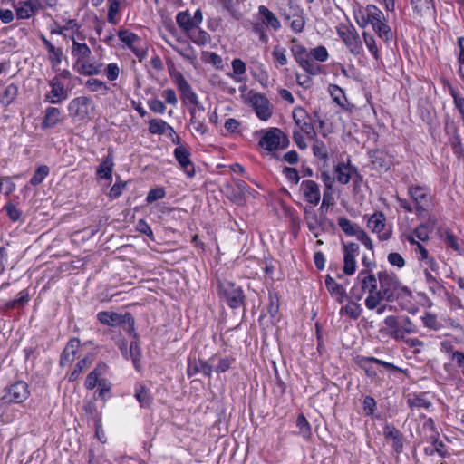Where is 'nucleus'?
I'll return each mask as SVG.
<instances>
[{
    "instance_id": "423d86ee",
    "label": "nucleus",
    "mask_w": 464,
    "mask_h": 464,
    "mask_svg": "<svg viewBox=\"0 0 464 464\" xmlns=\"http://www.w3.org/2000/svg\"><path fill=\"white\" fill-rule=\"evenodd\" d=\"M30 395L28 385L25 382L19 381L6 387L1 401L4 403H22L25 401Z\"/></svg>"
},
{
    "instance_id": "49530a36",
    "label": "nucleus",
    "mask_w": 464,
    "mask_h": 464,
    "mask_svg": "<svg viewBox=\"0 0 464 464\" xmlns=\"http://www.w3.org/2000/svg\"><path fill=\"white\" fill-rule=\"evenodd\" d=\"M296 426L299 429V433L304 439L309 440L311 438V425L303 413L298 415L296 419Z\"/></svg>"
},
{
    "instance_id": "3c124183",
    "label": "nucleus",
    "mask_w": 464,
    "mask_h": 464,
    "mask_svg": "<svg viewBox=\"0 0 464 464\" xmlns=\"http://www.w3.org/2000/svg\"><path fill=\"white\" fill-rule=\"evenodd\" d=\"M424 276L430 291L433 294L440 293L443 289V285L430 271H428V268L424 269Z\"/></svg>"
},
{
    "instance_id": "5fc2aeb1",
    "label": "nucleus",
    "mask_w": 464,
    "mask_h": 464,
    "mask_svg": "<svg viewBox=\"0 0 464 464\" xmlns=\"http://www.w3.org/2000/svg\"><path fill=\"white\" fill-rule=\"evenodd\" d=\"M312 150L314 157L324 160L328 159V150L324 141L315 140Z\"/></svg>"
},
{
    "instance_id": "13d9d810",
    "label": "nucleus",
    "mask_w": 464,
    "mask_h": 464,
    "mask_svg": "<svg viewBox=\"0 0 464 464\" xmlns=\"http://www.w3.org/2000/svg\"><path fill=\"white\" fill-rule=\"evenodd\" d=\"M292 53L294 54V57L296 61V63L300 65L305 59H308L310 57L309 53H307V50L304 46L301 44H295L292 47Z\"/></svg>"
},
{
    "instance_id": "f704fd0d",
    "label": "nucleus",
    "mask_w": 464,
    "mask_h": 464,
    "mask_svg": "<svg viewBox=\"0 0 464 464\" xmlns=\"http://www.w3.org/2000/svg\"><path fill=\"white\" fill-rule=\"evenodd\" d=\"M77 71L80 74L86 76L98 75L102 72V63H90L88 60L76 63Z\"/></svg>"
},
{
    "instance_id": "a211bd4d",
    "label": "nucleus",
    "mask_w": 464,
    "mask_h": 464,
    "mask_svg": "<svg viewBox=\"0 0 464 464\" xmlns=\"http://www.w3.org/2000/svg\"><path fill=\"white\" fill-rule=\"evenodd\" d=\"M384 327L381 329V333H384L387 336L395 341H402L401 324L399 316L389 315L384 319Z\"/></svg>"
},
{
    "instance_id": "a19ab883",
    "label": "nucleus",
    "mask_w": 464,
    "mask_h": 464,
    "mask_svg": "<svg viewBox=\"0 0 464 464\" xmlns=\"http://www.w3.org/2000/svg\"><path fill=\"white\" fill-rule=\"evenodd\" d=\"M174 133V129L162 120L153 119L150 121L149 130L152 134H164L167 130Z\"/></svg>"
},
{
    "instance_id": "2eb2a0df",
    "label": "nucleus",
    "mask_w": 464,
    "mask_h": 464,
    "mask_svg": "<svg viewBox=\"0 0 464 464\" xmlns=\"http://www.w3.org/2000/svg\"><path fill=\"white\" fill-rule=\"evenodd\" d=\"M51 91L45 94L44 101L52 104H57L66 100L69 96L68 91L64 84L59 80V77H53L49 81Z\"/></svg>"
},
{
    "instance_id": "9d476101",
    "label": "nucleus",
    "mask_w": 464,
    "mask_h": 464,
    "mask_svg": "<svg viewBox=\"0 0 464 464\" xmlns=\"http://www.w3.org/2000/svg\"><path fill=\"white\" fill-rule=\"evenodd\" d=\"M367 227L372 232L378 234L380 240H388L392 237V228L386 226V217L382 212L376 211L371 215Z\"/></svg>"
},
{
    "instance_id": "052dcab7",
    "label": "nucleus",
    "mask_w": 464,
    "mask_h": 464,
    "mask_svg": "<svg viewBox=\"0 0 464 464\" xmlns=\"http://www.w3.org/2000/svg\"><path fill=\"white\" fill-rule=\"evenodd\" d=\"M166 196V191L161 187H157L151 188L146 197V201L148 204H151L158 199H161Z\"/></svg>"
},
{
    "instance_id": "7c9ffc66",
    "label": "nucleus",
    "mask_w": 464,
    "mask_h": 464,
    "mask_svg": "<svg viewBox=\"0 0 464 464\" xmlns=\"http://www.w3.org/2000/svg\"><path fill=\"white\" fill-rule=\"evenodd\" d=\"M72 54L76 59V63L88 60L92 54V51L85 43H78L72 37Z\"/></svg>"
},
{
    "instance_id": "1a4fd4ad",
    "label": "nucleus",
    "mask_w": 464,
    "mask_h": 464,
    "mask_svg": "<svg viewBox=\"0 0 464 464\" xmlns=\"http://www.w3.org/2000/svg\"><path fill=\"white\" fill-rule=\"evenodd\" d=\"M97 318L105 325L117 326L127 324L129 326V332L134 329V319L130 313L121 314L115 312L102 311L97 314Z\"/></svg>"
},
{
    "instance_id": "c756f323",
    "label": "nucleus",
    "mask_w": 464,
    "mask_h": 464,
    "mask_svg": "<svg viewBox=\"0 0 464 464\" xmlns=\"http://www.w3.org/2000/svg\"><path fill=\"white\" fill-rule=\"evenodd\" d=\"M114 167L113 154L111 151L108 152V155L102 160L99 165L96 174L104 179H111L112 170Z\"/></svg>"
},
{
    "instance_id": "864d4df0",
    "label": "nucleus",
    "mask_w": 464,
    "mask_h": 464,
    "mask_svg": "<svg viewBox=\"0 0 464 464\" xmlns=\"http://www.w3.org/2000/svg\"><path fill=\"white\" fill-rule=\"evenodd\" d=\"M401 333L403 340L406 334H413L418 333L417 325L408 316H401Z\"/></svg>"
},
{
    "instance_id": "0e129e2a",
    "label": "nucleus",
    "mask_w": 464,
    "mask_h": 464,
    "mask_svg": "<svg viewBox=\"0 0 464 464\" xmlns=\"http://www.w3.org/2000/svg\"><path fill=\"white\" fill-rule=\"evenodd\" d=\"M105 74L110 82L116 81L120 75L121 69L115 63H109L105 68Z\"/></svg>"
},
{
    "instance_id": "4c0bfd02",
    "label": "nucleus",
    "mask_w": 464,
    "mask_h": 464,
    "mask_svg": "<svg viewBox=\"0 0 464 464\" xmlns=\"http://www.w3.org/2000/svg\"><path fill=\"white\" fill-rule=\"evenodd\" d=\"M18 95V87L14 83L7 85L0 94V103L7 107L9 106Z\"/></svg>"
},
{
    "instance_id": "c03bdc74",
    "label": "nucleus",
    "mask_w": 464,
    "mask_h": 464,
    "mask_svg": "<svg viewBox=\"0 0 464 464\" xmlns=\"http://www.w3.org/2000/svg\"><path fill=\"white\" fill-rule=\"evenodd\" d=\"M375 357H361L358 360V366L362 368L369 378H375L377 373L372 363H374Z\"/></svg>"
},
{
    "instance_id": "dca6fc26",
    "label": "nucleus",
    "mask_w": 464,
    "mask_h": 464,
    "mask_svg": "<svg viewBox=\"0 0 464 464\" xmlns=\"http://www.w3.org/2000/svg\"><path fill=\"white\" fill-rule=\"evenodd\" d=\"M300 191L302 192L305 200L313 206H316L321 198L319 185L311 179L303 180L300 185Z\"/></svg>"
},
{
    "instance_id": "58836bf2",
    "label": "nucleus",
    "mask_w": 464,
    "mask_h": 464,
    "mask_svg": "<svg viewBox=\"0 0 464 464\" xmlns=\"http://www.w3.org/2000/svg\"><path fill=\"white\" fill-rule=\"evenodd\" d=\"M135 398L143 408H149L152 403V397L147 388L141 384L135 387Z\"/></svg>"
},
{
    "instance_id": "ddd939ff",
    "label": "nucleus",
    "mask_w": 464,
    "mask_h": 464,
    "mask_svg": "<svg viewBox=\"0 0 464 464\" xmlns=\"http://www.w3.org/2000/svg\"><path fill=\"white\" fill-rule=\"evenodd\" d=\"M249 103L261 121H267L271 117L273 110L269 100L264 94H252L249 97Z\"/></svg>"
},
{
    "instance_id": "20e7f679",
    "label": "nucleus",
    "mask_w": 464,
    "mask_h": 464,
    "mask_svg": "<svg viewBox=\"0 0 464 464\" xmlns=\"http://www.w3.org/2000/svg\"><path fill=\"white\" fill-rule=\"evenodd\" d=\"M378 280L380 283V295L381 302L386 300L392 302L394 299V295L398 290H406V287L401 286V282L396 276L389 274L386 271L378 273Z\"/></svg>"
},
{
    "instance_id": "cd10ccee",
    "label": "nucleus",
    "mask_w": 464,
    "mask_h": 464,
    "mask_svg": "<svg viewBox=\"0 0 464 464\" xmlns=\"http://www.w3.org/2000/svg\"><path fill=\"white\" fill-rule=\"evenodd\" d=\"M386 440H392V448L397 453H401L403 449L402 436L399 430L393 426L387 425L383 431Z\"/></svg>"
},
{
    "instance_id": "774afa93",
    "label": "nucleus",
    "mask_w": 464,
    "mask_h": 464,
    "mask_svg": "<svg viewBox=\"0 0 464 464\" xmlns=\"http://www.w3.org/2000/svg\"><path fill=\"white\" fill-rule=\"evenodd\" d=\"M99 376L100 372H98L97 369H94L87 375L84 383L87 390H92L96 385H99V382H101Z\"/></svg>"
},
{
    "instance_id": "c9c22d12",
    "label": "nucleus",
    "mask_w": 464,
    "mask_h": 464,
    "mask_svg": "<svg viewBox=\"0 0 464 464\" xmlns=\"http://www.w3.org/2000/svg\"><path fill=\"white\" fill-rule=\"evenodd\" d=\"M197 29L198 30H192L189 32V34H187L190 41L198 46H205L207 44H209L211 42L210 34L208 32L200 29L199 27Z\"/></svg>"
},
{
    "instance_id": "f8f14e48",
    "label": "nucleus",
    "mask_w": 464,
    "mask_h": 464,
    "mask_svg": "<svg viewBox=\"0 0 464 464\" xmlns=\"http://www.w3.org/2000/svg\"><path fill=\"white\" fill-rule=\"evenodd\" d=\"M91 100L86 96H79L72 99L68 104L70 117L75 121H84L89 117V106Z\"/></svg>"
},
{
    "instance_id": "473e14b6",
    "label": "nucleus",
    "mask_w": 464,
    "mask_h": 464,
    "mask_svg": "<svg viewBox=\"0 0 464 464\" xmlns=\"http://www.w3.org/2000/svg\"><path fill=\"white\" fill-rule=\"evenodd\" d=\"M189 112L191 115L190 123L196 132L204 135L208 132V129L204 122L203 112H198V109L190 108Z\"/></svg>"
},
{
    "instance_id": "09e8293b",
    "label": "nucleus",
    "mask_w": 464,
    "mask_h": 464,
    "mask_svg": "<svg viewBox=\"0 0 464 464\" xmlns=\"http://www.w3.org/2000/svg\"><path fill=\"white\" fill-rule=\"evenodd\" d=\"M407 402L410 408L428 409L431 406V402L426 398L424 393L414 395L412 398H409Z\"/></svg>"
},
{
    "instance_id": "e2e57ef3",
    "label": "nucleus",
    "mask_w": 464,
    "mask_h": 464,
    "mask_svg": "<svg viewBox=\"0 0 464 464\" xmlns=\"http://www.w3.org/2000/svg\"><path fill=\"white\" fill-rule=\"evenodd\" d=\"M300 66L309 74L311 75H316L318 73H320L321 72V67L320 65H318L316 63H314L313 60L310 59V57L308 59H305L301 64Z\"/></svg>"
},
{
    "instance_id": "de8ad7c7",
    "label": "nucleus",
    "mask_w": 464,
    "mask_h": 464,
    "mask_svg": "<svg viewBox=\"0 0 464 464\" xmlns=\"http://www.w3.org/2000/svg\"><path fill=\"white\" fill-rule=\"evenodd\" d=\"M341 314H345L352 319H357L362 314L361 304L357 302L351 301L341 308Z\"/></svg>"
},
{
    "instance_id": "f3484780",
    "label": "nucleus",
    "mask_w": 464,
    "mask_h": 464,
    "mask_svg": "<svg viewBox=\"0 0 464 464\" xmlns=\"http://www.w3.org/2000/svg\"><path fill=\"white\" fill-rule=\"evenodd\" d=\"M15 14L18 19H29L44 8L34 0L19 1L15 6Z\"/></svg>"
},
{
    "instance_id": "b1692460",
    "label": "nucleus",
    "mask_w": 464,
    "mask_h": 464,
    "mask_svg": "<svg viewBox=\"0 0 464 464\" xmlns=\"http://www.w3.org/2000/svg\"><path fill=\"white\" fill-rule=\"evenodd\" d=\"M411 5L419 16H433L436 14L434 0H411Z\"/></svg>"
},
{
    "instance_id": "8fccbe9b",
    "label": "nucleus",
    "mask_w": 464,
    "mask_h": 464,
    "mask_svg": "<svg viewBox=\"0 0 464 464\" xmlns=\"http://www.w3.org/2000/svg\"><path fill=\"white\" fill-rule=\"evenodd\" d=\"M49 167L46 165H41L39 166L36 170L34 171V174L30 179V183L33 186H38L40 185L45 178L49 175Z\"/></svg>"
},
{
    "instance_id": "a18cd8bd",
    "label": "nucleus",
    "mask_w": 464,
    "mask_h": 464,
    "mask_svg": "<svg viewBox=\"0 0 464 464\" xmlns=\"http://www.w3.org/2000/svg\"><path fill=\"white\" fill-rule=\"evenodd\" d=\"M108 22L111 24H117L119 22L117 14L120 13L121 10V0H108Z\"/></svg>"
},
{
    "instance_id": "0eeeda50",
    "label": "nucleus",
    "mask_w": 464,
    "mask_h": 464,
    "mask_svg": "<svg viewBox=\"0 0 464 464\" xmlns=\"http://www.w3.org/2000/svg\"><path fill=\"white\" fill-rule=\"evenodd\" d=\"M337 34L352 53L355 55L361 53L362 45L359 34L355 31L354 27L340 24L337 27Z\"/></svg>"
},
{
    "instance_id": "2f4dec72",
    "label": "nucleus",
    "mask_w": 464,
    "mask_h": 464,
    "mask_svg": "<svg viewBox=\"0 0 464 464\" xmlns=\"http://www.w3.org/2000/svg\"><path fill=\"white\" fill-rule=\"evenodd\" d=\"M314 207V206L311 205L304 208V220L308 229L312 232H314L322 225V220L317 216Z\"/></svg>"
},
{
    "instance_id": "4468645a",
    "label": "nucleus",
    "mask_w": 464,
    "mask_h": 464,
    "mask_svg": "<svg viewBox=\"0 0 464 464\" xmlns=\"http://www.w3.org/2000/svg\"><path fill=\"white\" fill-rule=\"evenodd\" d=\"M343 267L346 276H352L356 270V257L359 255V245L356 243L343 244Z\"/></svg>"
},
{
    "instance_id": "680f3d73",
    "label": "nucleus",
    "mask_w": 464,
    "mask_h": 464,
    "mask_svg": "<svg viewBox=\"0 0 464 464\" xmlns=\"http://www.w3.org/2000/svg\"><path fill=\"white\" fill-rule=\"evenodd\" d=\"M130 356L132 360V362L134 364V367L136 369H139L140 368V356H141V353H140V346H139V343L135 341V342H131L130 345Z\"/></svg>"
},
{
    "instance_id": "7ed1b4c3",
    "label": "nucleus",
    "mask_w": 464,
    "mask_h": 464,
    "mask_svg": "<svg viewBox=\"0 0 464 464\" xmlns=\"http://www.w3.org/2000/svg\"><path fill=\"white\" fill-rule=\"evenodd\" d=\"M218 295L232 309L245 306V295L242 288L230 281L218 282Z\"/></svg>"
},
{
    "instance_id": "ea45409f",
    "label": "nucleus",
    "mask_w": 464,
    "mask_h": 464,
    "mask_svg": "<svg viewBox=\"0 0 464 464\" xmlns=\"http://www.w3.org/2000/svg\"><path fill=\"white\" fill-rule=\"evenodd\" d=\"M250 24L251 31L258 36L263 44H266L268 42V34L266 33L268 27L257 18V15L256 16V20L250 22Z\"/></svg>"
},
{
    "instance_id": "393cba45",
    "label": "nucleus",
    "mask_w": 464,
    "mask_h": 464,
    "mask_svg": "<svg viewBox=\"0 0 464 464\" xmlns=\"http://www.w3.org/2000/svg\"><path fill=\"white\" fill-rule=\"evenodd\" d=\"M334 173L336 179L341 184H347L349 183L352 175L353 173H357L356 168L353 167L350 164V160L348 162H339L335 168H334Z\"/></svg>"
},
{
    "instance_id": "f257e3e1",
    "label": "nucleus",
    "mask_w": 464,
    "mask_h": 464,
    "mask_svg": "<svg viewBox=\"0 0 464 464\" xmlns=\"http://www.w3.org/2000/svg\"><path fill=\"white\" fill-rule=\"evenodd\" d=\"M377 278L367 269L361 270L356 277L355 285L350 290V296L355 301L362 300L363 294L368 293L365 305L373 310L381 304V295L377 290Z\"/></svg>"
},
{
    "instance_id": "69168bd1",
    "label": "nucleus",
    "mask_w": 464,
    "mask_h": 464,
    "mask_svg": "<svg viewBox=\"0 0 464 464\" xmlns=\"http://www.w3.org/2000/svg\"><path fill=\"white\" fill-rule=\"evenodd\" d=\"M15 189V184L8 177L0 179V192L8 196Z\"/></svg>"
},
{
    "instance_id": "6e6552de",
    "label": "nucleus",
    "mask_w": 464,
    "mask_h": 464,
    "mask_svg": "<svg viewBox=\"0 0 464 464\" xmlns=\"http://www.w3.org/2000/svg\"><path fill=\"white\" fill-rule=\"evenodd\" d=\"M175 82L177 84L179 91L180 92L181 99L186 103L192 104L194 106L193 108L198 109V112H204L205 109L203 105L199 102L198 95L192 90L190 84L180 72H179L176 75Z\"/></svg>"
},
{
    "instance_id": "412c9836",
    "label": "nucleus",
    "mask_w": 464,
    "mask_h": 464,
    "mask_svg": "<svg viewBox=\"0 0 464 464\" xmlns=\"http://www.w3.org/2000/svg\"><path fill=\"white\" fill-rule=\"evenodd\" d=\"M213 368L207 362L202 360H197L195 357H189L188 361L187 374L188 376H193L197 373H203L206 376H210Z\"/></svg>"
},
{
    "instance_id": "c85d7f7f",
    "label": "nucleus",
    "mask_w": 464,
    "mask_h": 464,
    "mask_svg": "<svg viewBox=\"0 0 464 464\" xmlns=\"http://www.w3.org/2000/svg\"><path fill=\"white\" fill-rule=\"evenodd\" d=\"M325 286L331 295L334 296L338 303L342 304L344 301L346 297L344 288L330 276H326L325 277Z\"/></svg>"
},
{
    "instance_id": "5701e85b",
    "label": "nucleus",
    "mask_w": 464,
    "mask_h": 464,
    "mask_svg": "<svg viewBox=\"0 0 464 464\" xmlns=\"http://www.w3.org/2000/svg\"><path fill=\"white\" fill-rule=\"evenodd\" d=\"M371 163L375 169L387 171L392 166V160L387 153L382 150H375L369 152Z\"/></svg>"
},
{
    "instance_id": "aec40b11",
    "label": "nucleus",
    "mask_w": 464,
    "mask_h": 464,
    "mask_svg": "<svg viewBox=\"0 0 464 464\" xmlns=\"http://www.w3.org/2000/svg\"><path fill=\"white\" fill-rule=\"evenodd\" d=\"M293 119L295 124L299 127L300 131L304 132L306 135L314 134V125L310 122L309 115L302 107H296L293 111Z\"/></svg>"
},
{
    "instance_id": "6ab92c4d",
    "label": "nucleus",
    "mask_w": 464,
    "mask_h": 464,
    "mask_svg": "<svg viewBox=\"0 0 464 464\" xmlns=\"http://www.w3.org/2000/svg\"><path fill=\"white\" fill-rule=\"evenodd\" d=\"M174 156L181 169L185 171L188 178L195 175V169L190 160V152L184 146H179L174 150Z\"/></svg>"
},
{
    "instance_id": "37998d69",
    "label": "nucleus",
    "mask_w": 464,
    "mask_h": 464,
    "mask_svg": "<svg viewBox=\"0 0 464 464\" xmlns=\"http://www.w3.org/2000/svg\"><path fill=\"white\" fill-rule=\"evenodd\" d=\"M118 36L122 43H124L130 49L135 52L137 56H140V53L136 52L135 48L133 47V44L139 40L137 34L129 30L121 29L119 30Z\"/></svg>"
},
{
    "instance_id": "6e6d98bb",
    "label": "nucleus",
    "mask_w": 464,
    "mask_h": 464,
    "mask_svg": "<svg viewBox=\"0 0 464 464\" xmlns=\"http://www.w3.org/2000/svg\"><path fill=\"white\" fill-rule=\"evenodd\" d=\"M85 85L91 92L103 91V94L110 90V87L105 82L95 78L87 80Z\"/></svg>"
},
{
    "instance_id": "a878e982",
    "label": "nucleus",
    "mask_w": 464,
    "mask_h": 464,
    "mask_svg": "<svg viewBox=\"0 0 464 464\" xmlns=\"http://www.w3.org/2000/svg\"><path fill=\"white\" fill-rule=\"evenodd\" d=\"M62 111L56 107H48L45 110L41 127L44 130L50 129L62 122Z\"/></svg>"
},
{
    "instance_id": "f03ea898",
    "label": "nucleus",
    "mask_w": 464,
    "mask_h": 464,
    "mask_svg": "<svg viewBox=\"0 0 464 464\" xmlns=\"http://www.w3.org/2000/svg\"><path fill=\"white\" fill-rule=\"evenodd\" d=\"M367 18L362 23H359L361 27H364L366 24H371L373 31L380 38L388 42L392 39V32L390 26L384 22L383 13L375 5H368L366 8Z\"/></svg>"
},
{
    "instance_id": "bf43d9fd",
    "label": "nucleus",
    "mask_w": 464,
    "mask_h": 464,
    "mask_svg": "<svg viewBox=\"0 0 464 464\" xmlns=\"http://www.w3.org/2000/svg\"><path fill=\"white\" fill-rule=\"evenodd\" d=\"M310 56H312L314 60L318 62H325L327 61L329 54L324 46H317L315 48H313L309 52Z\"/></svg>"
},
{
    "instance_id": "4d7b16f0",
    "label": "nucleus",
    "mask_w": 464,
    "mask_h": 464,
    "mask_svg": "<svg viewBox=\"0 0 464 464\" xmlns=\"http://www.w3.org/2000/svg\"><path fill=\"white\" fill-rule=\"evenodd\" d=\"M449 91L453 98V102L461 117H464V97H462L458 91L449 84Z\"/></svg>"
},
{
    "instance_id": "9b49d317",
    "label": "nucleus",
    "mask_w": 464,
    "mask_h": 464,
    "mask_svg": "<svg viewBox=\"0 0 464 464\" xmlns=\"http://www.w3.org/2000/svg\"><path fill=\"white\" fill-rule=\"evenodd\" d=\"M408 194L415 204V211L418 215L427 210L430 201V195L427 188L421 186H410Z\"/></svg>"
},
{
    "instance_id": "bb28decb",
    "label": "nucleus",
    "mask_w": 464,
    "mask_h": 464,
    "mask_svg": "<svg viewBox=\"0 0 464 464\" xmlns=\"http://www.w3.org/2000/svg\"><path fill=\"white\" fill-rule=\"evenodd\" d=\"M79 347H80V340L78 338L71 339L67 343V344L61 355L60 364L62 366H65V365H68L71 362H72Z\"/></svg>"
},
{
    "instance_id": "e433bc0d",
    "label": "nucleus",
    "mask_w": 464,
    "mask_h": 464,
    "mask_svg": "<svg viewBox=\"0 0 464 464\" xmlns=\"http://www.w3.org/2000/svg\"><path fill=\"white\" fill-rule=\"evenodd\" d=\"M176 22L179 27L187 34L194 29L191 15L188 10L179 12L176 15Z\"/></svg>"
},
{
    "instance_id": "4be33fe9",
    "label": "nucleus",
    "mask_w": 464,
    "mask_h": 464,
    "mask_svg": "<svg viewBox=\"0 0 464 464\" xmlns=\"http://www.w3.org/2000/svg\"><path fill=\"white\" fill-rule=\"evenodd\" d=\"M257 18L261 20L268 28L278 31L281 28V23L277 16L265 5L258 6Z\"/></svg>"
},
{
    "instance_id": "603ef678",
    "label": "nucleus",
    "mask_w": 464,
    "mask_h": 464,
    "mask_svg": "<svg viewBox=\"0 0 464 464\" xmlns=\"http://www.w3.org/2000/svg\"><path fill=\"white\" fill-rule=\"evenodd\" d=\"M425 327L438 331L441 328V324L438 321L437 316L430 312L424 313L420 317Z\"/></svg>"
},
{
    "instance_id": "39448f33",
    "label": "nucleus",
    "mask_w": 464,
    "mask_h": 464,
    "mask_svg": "<svg viewBox=\"0 0 464 464\" xmlns=\"http://www.w3.org/2000/svg\"><path fill=\"white\" fill-rule=\"evenodd\" d=\"M288 144L287 136L278 128L269 129L259 140V145L269 151L285 149Z\"/></svg>"
},
{
    "instance_id": "72a5a7b5",
    "label": "nucleus",
    "mask_w": 464,
    "mask_h": 464,
    "mask_svg": "<svg viewBox=\"0 0 464 464\" xmlns=\"http://www.w3.org/2000/svg\"><path fill=\"white\" fill-rule=\"evenodd\" d=\"M338 225L343 233L350 237H358L363 230L358 224L352 222L345 217L338 218Z\"/></svg>"
},
{
    "instance_id": "338daca9",
    "label": "nucleus",
    "mask_w": 464,
    "mask_h": 464,
    "mask_svg": "<svg viewBox=\"0 0 464 464\" xmlns=\"http://www.w3.org/2000/svg\"><path fill=\"white\" fill-rule=\"evenodd\" d=\"M286 51L285 48L280 46H276L272 52L273 58L279 63V65H285L288 62L286 54Z\"/></svg>"
},
{
    "instance_id": "79ce46f5",
    "label": "nucleus",
    "mask_w": 464,
    "mask_h": 464,
    "mask_svg": "<svg viewBox=\"0 0 464 464\" xmlns=\"http://www.w3.org/2000/svg\"><path fill=\"white\" fill-rule=\"evenodd\" d=\"M43 43L50 53V61L53 65L60 64L62 62L63 52L61 48L54 47L50 41H48L45 36H42Z\"/></svg>"
}]
</instances>
